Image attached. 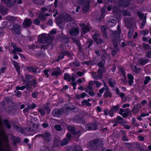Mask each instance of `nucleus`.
Returning a JSON list of instances; mask_svg holds the SVG:
<instances>
[{
	"instance_id": "obj_1",
	"label": "nucleus",
	"mask_w": 151,
	"mask_h": 151,
	"mask_svg": "<svg viewBox=\"0 0 151 151\" xmlns=\"http://www.w3.org/2000/svg\"><path fill=\"white\" fill-rule=\"evenodd\" d=\"M24 82H27L26 87L28 91H31L32 86L34 87L36 86V81L33 78L32 76L28 75L26 76L25 80Z\"/></svg>"
},
{
	"instance_id": "obj_2",
	"label": "nucleus",
	"mask_w": 151,
	"mask_h": 151,
	"mask_svg": "<svg viewBox=\"0 0 151 151\" xmlns=\"http://www.w3.org/2000/svg\"><path fill=\"white\" fill-rule=\"evenodd\" d=\"M91 148L96 150L100 148L103 146L102 142L100 140H93L90 142Z\"/></svg>"
},
{
	"instance_id": "obj_3",
	"label": "nucleus",
	"mask_w": 151,
	"mask_h": 151,
	"mask_svg": "<svg viewBox=\"0 0 151 151\" xmlns=\"http://www.w3.org/2000/svg\"><path fill=\"white\" fill-rule=\"evenodd\" d=\"M48 35L47 34H42L40 35L38 37V41L44 44L47 42Z\"/></svg>"
},
{
	"instance_id": "obj_4",
	"label": "nucleus",
	"mask_w": 151,
	"mask_h": 151,
	"mask_svg": "<svg viewBox=\"0 0 151 151\" xmlns=\"http://www.w3.org/2000/svg\"><path fill=\"white\" fill-rule=\"evenodd\" d=\"M80 26L83 30V31L81 32V34H83L89 31L91 28L89 24L86 25L84 23H80Z\"/></svg>"
},
{
	"instance_id": "obj_5",
	"label": "nucleus",
	"mask_w": 151,
	"mask_h": 151,
	"mask_svg": "<svg viewBox=\"0 0 151 151\" xmlns=\"http://www.w3.org/2000/svg\"><path fill=\"white\" fill-rule=\"evenodd\" d=\"M76 76V75H75L73 74L72 77L71 78L70 75H68L67 73H65L64 74V79L65 80H67L69 81H70L71 80H72V82H74L76 80L75 78Z\"/></svg>"
},
{
	"instance_id": "obj_6",
	"label": "nucleus",
	"mask_w": 151,
	"mask_h": 151,
	"mask_svg": "<svg viewBox=\"0 0 151 151\" xmlns=\"http://www.w3.org/2000/svg\"><path fill=\"white\" fill-rule=\"evenodd\" d=\"M30 127L28 128V130L29 132L33 131L35 129L38 128L40 125L38 124H35L32 122H29Z\"/></svg>"
},
{
	"instance_id": "obj_7",
	"label": "nucleus",
	"mask_w": 151,
	"mask_h": 151,
	"mask_svg": "<svg viewBox=\"0 0 151 151\" xmlns=\"http://www.w3.org/2000/svg\"><path fill=\"white\" fill-rule=\"evenodd\" d=\"M61 19L63 22H68L70 21L71 18L70 16L65 13L63 14V15L61 18Z\"/></svg>"
},
{
	"instance_id": "obj_8",
	"label": "nucleus",
	"mask_w": 151,
	"mask_h": 151,
	"mask_svg": "<svg viewBox=\"0 0 151 151\" xmlns=\"http://www.w3.org/2000/svg\"><path fill=\"white\" fill-rule=\"evenodd\" d=\"M68 130L70 131L74 135H77L78 137L80 136V131L76 132L75 131V129L74 127L72 126H69L67 127Z\"/></svg>"
},
{
	"instance_id": "obj_9",
	"label": "nucleus",
	"mask_w": 151,
	"mask_h": 151,
	"mask_svg": "<svg viewBox=\"0 0 151 151\" xmlns=\"http://www.w3.org/2000/svg\"><path fill=\"white\" fill-rule=\"evenodd\" d=\"M90 2L89 1L86 2L84 4L82 8L83 11L84 13L87 12L89 9Z\"/></svg>"
},
{
	"instance_id": "obj_10",
	"label": "nucleus",
	"mask_w": 151,
	"mask_h": 151,
	"mask_svg": "<svg viewBox=\"0 0 151 151\" xmlns=\"http://www.w3.org/2000/svg\"><path fill=\"white\" fill-rule=\"evenodd\" d=\"M61 73V71L59 68L58 67L54 69L52 73V75L53 76H57Z\"/></svg>"
},
{
	"instance_id": "obj_11",
	"label": "nucleus",
	"mask_w": 151,
	"mask_h": 151,
	"mask_svg": "<svg viewBox=\"0 0 151 151\" xmlns=\"http://www.w3.org/2000/svg\"><path fill=\"white\" fill-rule=\"evenodd\" d=\"M32 24V22L30 19H26L24 20L23 23V26L25 27L30 26Z\"/></svg>"
},
{
	"instance_id": "obj_12",
	"label": "nucleus",
	"mask_w": 151,
	"mask_h": 151,
	"mask_svg": "<svg viewBox=\"0 0 151 151\" xmlns=\"http://www.w3.org/2000/svg\"><path fill=\"white\" fill-rule=\"evenodd\" d=\"M93 38L95 42L98 44H100L102 42L100 38L98 35L95 34L93 36Z\"/></svg>"
},
{
	"instance_id": "obj_13",
	"label": "nucleus",
	"mask_w": 151,
	"mask_h": 151,
	"mask_svg": "<svg viewBox=\"0 0 151 151\" xmlns=\"http://www.w3.org/2000/svg\"><path fill=\"white\" fill-rule=\"evenodd\" d=\"M79 30L77 28H74L70 30V34L72 36L76 35L77 34H78Z\"/></svg>"
},
{
	"instance_id": "obj_14",
	"label": "nucleus",
	"mask_w": 151,
	"mask_h": 151,
	"mask_svg": "<svg viewBox=\"0 0 151 151\" xmlns=\"http://www.w3.org/2000/svg\"><path fill=\"white\" fill-rule=\"evenodd\" d=\"M137 14L141 19H143L142 24H145L146 18V15H144V14L140 12H137Z\"/></svg>"
},
{
	"instance_id": "obj_15",
	"label": "nucleus",
	"mask_w": 151,
	"mask_h": 151,
	"mask_svg": "<svg viewBox=\"0 0 151 151\" xmlns=\"http://www.w3.org/2000/svg\"><path fill=\"white\" fill-rule=\"evenodd\" d=\"M86 127L89 130H95L97 128L96 125L95 124H87L86 126Z\"/></svg>"
},
{
	"instance_id": "obj_16",
	"label": "nucleus",
	"mask_w": 151,
	"mask_h": 151,
	"mask_svg": "<svg viewBox=\"0 0 151 151\" xmlns=\"http://www.w3.org/2000/svg\"><path fill=\"white\" fill-rule=\"evenodd\" d=\"M116 23V21L114 19H111L107 22V25L108 27H111L115 26Z\"/></svg>"
},
{
	"instance_id": "obj_17",
	"label": "nucleus",
	"mask_w": 151,
	"mask_h": 151,
	"mask_svg": "<svg viewBox=\"0 0 151 151\" xmlns=\"http://www.w3.org/2000/svg\"><path fill=\"white\" fill-rule=\"evenodd\" d=\"M43 137L45 138L47 141H49V139L50 136V134L48 132H46L44 133V135L42 134H39L36 136V137Z\"/></svg>"
},
{
	"instance_id": "obj_18",
	"label": "nucleus",
	"mask_w": 151,
	"mask_h": 151,
	"mask_svg": "<svg viewBox=\"0 0 151 151\" xmlns=\"http://www.w3.org/2000/svg\"><path fill=\"white\" fill-rule=\"evenodd\" d=\"M141 108V105L140 104H135L132 109V111L134 113L137 112Z\"/></svg>"
},
{
	"instance_id": "obj_19",
	"label": "nucleus",
	"mask_w": 151,
	"mask_h": 151,
	"mask_svg": "<svg viewBox=\"0 0 151 151\" xmlns=\"http://www.w3.org/2000/svg\"><path fill=\"white\" fill-rule=\"evenodd\" d=\"M128 77L129 79V84L131 86L134 83V77L132 74H128Z\"/></svg>"
},
{
	"instance_id": "obj_20",
	"label": "nucleus",
	"mask_w": 151,
	"mask_h": 151,
	"mask_svg": "<svg viewBox=\"0 0 151 151\" xmlns=\"http://www.w3.org/2000/svg\"><path fill=\"white\" fill-rule=\"evenodd\" d=\"M106 91L104 94V96L105 97H107L108 96L111 97V93L110 91L108 90V87L105 88Z\"/></svg>"
},
{
	"instance_id": "obj_21",
	"label": "nucleus",
	"mask_w": 151,
	"mask_h": 151,
	"mask_svg": "<svg viewBox=\"0 0 151 151\" xmlns=\"http://www.w3.org/2000/svg\"><path fill=\"white\" fill-rule=\"evenodd\" d=\"M23 50L21 48L17 47L16 48H14L12 51V53L14 54H15L16 52H22Z\"/></svg>"
},
{
	"instance_id": "obj_22",
	"label": "nucleus",
	"mask_w": 151,
	"mask_h": 151,
	"mask_svg": "<svg viewBox=\"0 0 151 151\" xmlns=\"http://www.w3.org/2000/svg\"><path fill=\"white\" fill-rule=\"evenodd\" d=\"M12 63L14 66L15 67L17 71L18 72L19 70L20 69V67L18 64L14 60L12 61Z\"/></svg>"
},
{
	"instance_id": "obj_23",
	"label": "nucleus",
	"mask_w": 151,
	"mask_h": 151,
	"mask_svg": "<svg viewBox=\"0 0 151 151\" xmlns=\"http://www.w3.org/2000/svg\"><path fill=\"white\" fill-rule=\"evenodd\" d=\"M86 95V94L85 93L83 92L81 94L79 95H76V98L78 99H80L81 98H84Z\"/></svg>"
},
{
	"instance_id": "obj_24",
	"label": "nucleus",
	"mask_w": 151,
	"mask_h": 151,
	"mask_svg": "<svg viewBox=\"0 0 151 151\" xmlns=\"http://www.w3.org/2000/svg\"><path fill=\"white\" fill-rule=\"evenodd\" d=\"M116 122L122 124L123 122V119L120 116H118L115 120Z\"/></svg>"
},
{
	"instance_id": "obj_25",
	"label": "nucleus",
	"mask_w": 151,
	"mask_h": 151,
	"mask_svg": "<svg viewBox=\"0 0 151 151\" xmlns=\"http://www.w3.org/2000/svg\"><path fill=\"white\" fill-rule=\"evenodd\" d=\"M28 70L30 72L36 73L37 72L36 69L33 67H29L27 68Z\"/></svg>"
},
{
	"instance_id": "obj_26",
	"label": "nucleus",
	"mask_w": 151,
	"mask_h": 151,
	"mask_svg": "<svg viewBox=\"0 0 151 151\" xmlns=\"http://www.w3.org/2000/svg\"><path fill=\"white\" fill-rule=\"evenodd\" d=\"M103 70L99 68L98 70V78L100 79H102L103 77L102 72Z\"/></svg>"
},
{
	"instance_id": "obj_27",
	"label": "nucleus",
	"mask_w": 151,
	"mask_h": 151,
	"mask_svg": "<svg viewBox=\"0 0 151 151\" xmlns=\"http://www.w3.org/2000/svg\"><path fill=\"white\" fill-rule=\"evenodd\" d=\"M4 2L6 4V6L8 7H11L12 5L11 0H4Z\"/></svg>"
},
{
	"instance_id": "obj_28",
	"label": "nucleus",
	"mask_w": 151,
	"mask_h": 151,
	"mask_svg": "<svg viewBox=\"0 0 151 151\" xmlns=\"http://www.w3.org/2000/svg\"><path fill=\"white\" fill-rule=\"evenodd\" d=\"M111 109L114 112L117 111L119 109V106L118 105L116 106H113L111 107Z\"/></svg>"
},
{
	"instance_id": "obj_29",
	"label": "nucleus",
	"mask_w": 151,
	"mask_h": 151,
	"mask_svg": "<svg viewBox=\"0 0 151 151\" xmlns=\"http://www.w3.org/2000/svg\"><path fill=\"white\" fill-rule=\"evenodd\" d=\"M92 41L91 39H88L87 40L86 45L88 46V48H89L90 46L92 45Z\"/></svg>"
},
{
	"instance_id": "obj_30",
	"label": "nucleus",
	"mask_w": 151,
	"mask_h": 151,
	"mask_svg": "<svg viewBox=\"0 0 151 151\" xmlns=\"http://www.w3.org/2000/svg\"><path fill=\"white\" fill-rule=\"evenodd\" d=\"M105 63V62L104 60H103L101 62H100L98 64V65L101 68V69L103 70L104 68V64Z\"/></svg>"
},
{
	"instance_id": "obj_31",
	"label": "nucleus",
	"mask_w": 151,
	"mask_h": 151,
	"mask_svg": "<svg viewBox=\"0 0 151 151\" xmlns=\"http://www.w3.org/2000/svg\"><path fill=\"white\" fill-rule=\"evenodd\" d=\"M101 30L104 33V36H106V32H105V30L106 29V27L104 26H102L101 27Z\"/></svg>"
},
{
	"instance_id": "obj_32",
	"label": "nucleus",
	"mask_w": 151,
	"mask_h": 151,
	"mask_svg": "<svg viewBox=\"0 0 151 151\" xmlns=\"http://www.w3.org/2000/svg\"><path fill=\"white\" fill-rule=\"evenodd\" d=\"M82 104L83 105H86L88 106H90L91 105V104L88 102V101L86 100H85L83 101L82 102Z\"/></svg>"
},
{
	"instance_id": "obj_33",
	"label": "nucleus",
	"mask_w": 151,
	"mask_h": 151,
	"mask_svg": "<svg viewBox=\"0 0 151 151\" xmlns=\"http://www.w3.org/2000/svg\"><path fill=\"white\" fill-rule=\"evenodd\" d=\"M151 78L149 76H146L145 78V79L144 81L145 84H147L148 83L149 81L150 80Z\"/></svg>"
},
{
	"instance_id": "obj_34",
	"label": "nucleus",
	"mask_w": 151,
	"mask_h": 151,
	"mask_svg": "<svg viewBox=\"0 0 151 151\" xmlns=\"http://www.w3.org/2000/svg\"><path fill=\"white\" fill-rule=\"evenodd\" d=\"M143 45L144 47L147 50L151 49V47L149 45L144 43L143 44Z\"/></svg>"
},
{
	"instance_id": "obj_35",
	"label": "nucleus",
	"mask_w": 151,
	"mask_h": 151,
	"mask_svg": "<svg viewBox=\"0 0 151 151\" xmlns=\"http://www.w3.org/2000/svg\"><path fill=\"white\" fill-rule=\"evenodd\" d=\"M109 82V85L111 87H113L115 84L114 81L113 79H110Z\"/></svg>"
},
{
	"instance_id": "obj_36",
	"label": "nucleus",
	"mask_w": 151,
	"mask_h": 151,
	"mask_svg": "<svg viewBox=\"0 0 151 151\" xmlns=\"http://www.w3.org/2000/svg\"><path fill=\"white\" fill-rule=\"evenodd\" d=\"M4 123L8 128H10V125L8 120H4Z\"/></svg>"
},
{
	"instance_id": "obj_37",
	"label": "nucleus",
	"mask_w": 151,
	"mask_h": 151,
	"mask_svg": "<svg viewBox=\"0 0 151 151\" xmlns=\"http://www.w3.org/2000/svg\"><path fill=\"white\" fill-rule=\"evenodd\" d=\"M141 34L143 35H147L148 34L149 31L147 30H145L142 31L140 32Z\"/></svg>"
},
{
	"instance_id": "obj_38",
	"label": "nucleus",
	"mask_w": 151,
	"mask_h": 151,
	"mask_svg": "<svg viewBox=\"0 0 151 151\" xmlns=\"http://www.w3.org/2000/svg\"><path fill=\"white\" fill-rule=\"evenodd\" d=\"M138 63L140 64L144 65L145 63V62L144 59L143 58H140L138 60Z\"/></svg>"
},
{
	"instance_id": "obj_39",
	"label": "nucleus",
	"mask_w": 151,
	"mask_h": 151,
	"mask_svg": "<svg viewBox=\"0 0 151 151\" xmlns=\"http://www.w3.org/2000/svg\"><path fill=\"white\" fill-rule=\"evenodd\" d=\"M106 9L104 8H103L101 9V18H103L104 17V13L105 12Z\"/></svg>"
},
{
	"instance_id": "obj_40",
	"label": "nucleus",
	"mask_w": 151,
	"mask_h": 151,
	"mask_svg": "<svg viewBox=\"0 0 151 151\" xmlns=\"http://www.w3.org/2000/svg\"><path fill=\"white\" fill-rule=\"evenodd\" d=\"M68 140L67 139H63L61 143L62 145H64L67 144Z\"/></svg>"
},
{
	"instance_id": "obj_41",
	"label": "nucleus",
	"mask_w": 151,
	"mask_h": 151,
	"mask_svg": "<svg viewBox=\"0 0 151 151\" xmlns=\"http://www.w3.org/2000/svg\"><path fill=\"white\" fill-rule=\"evenodd\" d=\"M122 14L124 16H129L130 15V13L125 10L123 11Z\"/></svg>"
},
{
	"instance_id": "obj_42",
	"label": "nucleus",
	"mask_w": 151,
	"mask_h": 151,
	"mask_svg": "<svg viewBox=\"0 0 151 151\" xmlns=\"http://www.w3.org/2000/svg\"><path fill=\"white\" fill-rule=\"evenodd\" d=\"M26 88V86H17L16 88V89L17 90H23L24 89Z\"/></svg>"
},
{
	"instance_id": "obj_43",
	"label": "nucleus",
	"mask_w": 151,
	"mask_h": 151,
	"mask_svg": "<svg viewBox=\"0 0 151 151\" xmlns=\"http://www.w3.org/2000/svg\"><path fill=\"white\" fill-rule=\"evenodd\" d=\"M119 69L120 71L122 73V75L124 77H125L126 76L125 73L124 72V70H123V68L121 67H119Z\"/></svg>"
},
{
	"instance_id": "obj_44",
	"label": "nucleus",
	"mask_w": 151,
	"mask_h": 151,
	"mask_svg": "<svg viewBox=\"0 0 151 151\" xmlns=\"http://www.w3.org/2000/svg\"><path fill=\"white\" fill-rule=\"evenodd\" d=\"M122 2L123 5L125 6H127L128 5L129 1L128 0H123Z\"/></svg>"
},
{
	"instance_id": "obj_45",
	"label": "nucleus",
	"mask_w": 151,
	"mask_h": 151,
	"mask_svg": "<svg viewBox=\"0 0 151 151\" xmlns=\"http://www.w3.org/2000/svg\"><path fill=\"white\" fill-rule=\"evenodd\" d=\"M28 107H29V109H34L36 107V104L34 103H32L31 105L30 106L29 105L28 106Z\"/></svg>"
},
{
	"instance_id": "obj_46",
	"label": "nucleus",
	"mask_w": 151,
	"mask_h": 151,
	"mask_svg": "<svg viewBox=\"0 0 151 151\" xmlns=\"http://www.w3.org/2000/svg\"><path fill=\"white\" fill-rule=\"evenodd\" d=\"M34 22L35 24H36L37 25H39L40 23V20L38 19H35L34 21Z\"/></svg>"
},
{
	"instance_id": "obj_47",
	"label": "nucleus",
	"mask_w": 151,
	"mask_h": 151,
	"mask_svg": "<svg viewBox=\"0 0 151 151\" xmlns=\"http://www.w3.org/2000/svg\"><path fill=\"white\" fill-rule=\"evenodd\" d=\"M55 128L56 130L58 131H60L61 130L62 128L60 125H56L55 126Z\"/></svg>"
},
{
	"instance_id": "obj_48",
	"label": "nucleus",
	"mask_w": 151,
	"mask_h": 151,
	"mask_svg": "<svg viewBox=\"0 0 151 151\" xmlns=\"http://www.w3.org/2000/svg\"><path fill=\"white\" fill-rule=\"evenodd\" d=\"M94 82L96 85V87L98 88L99 87L101 84V83L100 82L97 81H95Z\"/></svg>"
},
{
	"instance_id": "obj_49",
	"label": "nucleus",
	"mask_w": 151,
	"mask_h": 151,
	"mask_svg": "<svg viewBox=\"0 0 151 151\" xmlns=\"http://www.w3.org/2000/svg\"><path fill=\"white\" fill-rule=\"evenodd\" d=\"M20 28V27L19 25H16L13 27V29L14 30H18Z\"/></svg>"
},
{
	"instance_id": "obj_50",
	"label": "nucleus",
	"mask_w": 151,
	"mask_h": 151,
	"mask_svg": "<svg viewBox=\"0 0 151 151\" xmlns=\"http://www.w3.org/2000/svg\"><path fill=\"white\" fill-rule=\"evenodd\" d=\"M135 146L138 149H141V147L140 145V144H139V143L137 142L135 143Z\"/></svg>"
},
{
	"instance_id": "obj_51",
	"label": "nucleus",
	"mask_w": 151,
	"mask_h": 151,
	"mask_svg": "<svg viewBox=\"0 0 151 151\" xmlns=\"http://www.w3.org/2000/svg\"><path fill=\"white\" fill-rule=\"evenodd\" d=\"M39 111L40 112L41 115L42 116L44 115L45 114V111L44 110L42 109H39Z\"/></svg>"
},
{
	"instance_id": "obj_52",
	"label": "nucleus",
	"mask_w": 151,
	"mask_h": 151,
	"mask_svg": "<svg viewBox=\"0 0 151 151\" xmlns=\"http://www.w3.org/2000/svg\"><path fill=\"white\" fill-rule=\"evenodd\" d=\"M137 137L138 139L142 141H144L145 139L144 137L142 136H138Z\"/></svg>"
},
{
	"instance_id": "obj_53",
	"label": "nucleus",
	"mask_w": 151,
	"mask_h": 151,
	"mask_svg": "<svg viewBox=\"0 0 151 151\" xmlns=\"http://www.w3.org/2000/svg\"><path fill=\"white\" fill-rule=\"evenodd\" d=\"M147 56L149 58H151V51H149L147 52Z\"/></svg>"
},
{
	"instance_id": "obj_54",
	"label": "nucleus",
	"mask_w": 151,
	"mask_h": 151,
	"mask_svg": "<svg viewBox=\"0 0 151 151\" xmlns=\"http://www.w3.org/2000/svg\"><path fill=\"white\" fill-rule=\"evenodd\" d=\"M113 112H114L111 109L109 112V114L111 117L113 116Z\"/></svg>"
},
{
	"instance_id": "obj_55",
	"label": "nucleus",
	"mask_w": 151,
	"mask_h": 151,
	"mask_svg": "<svg viewBox=\"0 0 151 151\" xmlns=\"http://www.w3.org/2000/svg\"><path fill=\"white\" fill-rule=\"evenodd\" d=\"M71 84L73 86V89L74 90H75L76 89V83L74 82H72L71 83Z\"/></svg>"
},
{
	"instance_id": "obj_56",
	"label": "nucleus",
	"mask_w": 151,
	"mask_h": 151,
	"mask_svg": "<svg viewBox=\"0 0 151 151\" xmlns=\"http://www.w3.org/2000/svg\"><path fill=\"white\" fill-rule=\"evenodd\" d=\"M16 94L17 96L19 97L21 95V93L20 91H17L16 92Z\"/></svg>"
},
{
	"instance_id": "obj_57",
	"label": "nucleus",
	"mask_w": 151,
	"mask_h": 151,
	"mask_svg": "<svg viewBox=\"0 0 151 151\" xmlns=\"http://www.w3.org/2000/svg\"><path fill=\"white\" fill-rule=\"evenodd\" d=\"M93 82L92 81H90L89 82V86L88 87V88H91V87L93 85Z\"/></svg>"
},
{
	"instance_id": "obj_58",
	"label": "nucleus",
	"mask_w": 151,
	"mask_h": 151,
	"mask_svg": "<svg viewBox=\"0 0 151 151\" xmlns=\"http://www.w3.org/2000/svg\"><path fill=\"white\" fill-rule=\"evenodd\" d=\"M149 115V114L148 113H142L141 114L140 116L141 117H144L146 116H148Z\"/></svg>"
},
{
	"instance_id": "obj_59",
	"label": "nucleus",
	"mask_w": 151,
	"mask_h": 151,
	"mask_svg": "<svg viewBox=\"0 0 151 151\" xmlns=\"http://www.w3.org/2000/svg\"><path fill=\"white\" fill-rule=\"evenodd\" d=\"M39 17L40 19L42 20H44L45 19V16L41 14L40 15Z\"/></svg>"
},
{
	"instance_id": "obj_60",
	"label": "nucleus",
	"mask_w": 151,
	"mask_h": 151,
	"mask_svg": "<svg viewBox=\"0 0 151 151\" xmlns=\"http://www.w3.org/2000/svg\"><path fill=\"white\" fill-rule=\"evenodd\" d=\"M92 77L95 79H97L99 78L94 73H92Z\"/></svg>"
},
{
	"instance_id": "obj_61",
	"label": "nucleus",
	"mask_w": 151,
	"mask_h": 151,
	"mask_svg": "<svg viewBox=\"0 0 151 151\" xmlns=\"http://www.w3.org/2000/svg\"><path fill=\"white\" fill-rule=\"evenodd\" d=\"M59 111H60L59 110L57 109H55L53 110V113H56L55 115H57V114H58L59 113Z\"/></svg>"
},
{
	"instance_id": "obj_62",
	"label": "nucleus",
	"mask_w": 151,
	"mask_h": 151,
	"mask_svg": "<svg viewBox=\"0 0 151 151\" xmlns=\"http://www.w3.org/2000/svg\"><path fill=\"white\" fill-rule=\"evenodd\" d=\"M73 65L75 66H78L80 65V64L78 61H76L73 63Z\"/></svg>"
},
{
	"instance_id": "obj_63",
	"label": "nucleus",
	"mask_w": 151,
	"mask_h": 151,
	"mask_svg": "<svg viewBox=\"0 0 151 151\" xmlns=\"http://www.w3.org/2000/svg\"><path fill=\"white\" fill-rule=\"evenodd\" d=\"M64 56V55L63 53H61L60 55L58 57V59H61L63 58Z\"/></svg>"
},
{
	"instance_id": "obj_64",
	"label": "nucleus",
	"mask_w": 151,
	"mask_h": 151,
	"mask_svg": "<svg viewBox=\"0 0 151 151\" xmlns=\"http://www.w3.org/2000/svg\"><path fill=\"white\" fill-rule=\"evenodd\" d=\"M76 151H83L82 149L79 146H77L76 148Z\"/></svg>"
}]
</instances>
